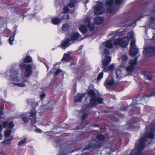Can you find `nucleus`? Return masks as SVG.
Wrapping results in <instances>:
<instances>
[{"label":"nucleus","mask_w":155,"mask_h":155,"mask_svg":"<svg viewBox=\"0 0 155 155\" xmlns=\"http://www.w3.org/2000/svg\"><path fill=\"white\" fill-rule=\"evenodd\" d=\"M37 112L35 111L34 109H32L27 114V116H24L22 117V120L25 123H28L29 120V119L31 121L32 125L35 124L38 120L37 119V118L36 116Z\"/></svg>","instance_id":"obj_7"},{"label":"nucleus","mask_w":155,"mask_h":155,"mask_svg":"<svg viewBox=\"0 0 155 155\" xmlns=\"http://www.w3.org/2000/svg\"><path fill=\"white\" fill-rule=\"evenodd\" d=\"M116 31H114L110 33L109 35V36H110L112 35H114L116 34Z\"/></svg>","instance_id":"obj_39"},{"label":"nucleus","mask_w":155,"mask_h":155,"mask_svg":"<svg viewBox=\"0 0 155 155\" xmlns=\"http://www.w3.org/2000/svg\"><path fill=\"white\" fill-rule=\"evenodd\" d=\"M4 32H7L8 33V35L7 36V37L10 34L11 31L10 30L8 29H6L4 30Z\"/></svg>","instance_id":"obj_37"},{"label":"nucleus","mask_w":155,"mask_h":155,"mask_svg":"<svg viewBox=\"0 0 155 155\" xmlns=\"http://www.w3.org/2000/svg\"><path fill=\"white\" fill-rule=\"evenodd\" d=\"M65 17V15H63L61 17V18H60V19L61 20V21L64 19V18Z\"/></svg>","instance_id":"obj_45"},{"label":"nucleus","mask_w":155,"mask_h":155,"mask_svg":"<svg viewBox=\"0 0 155 155\" xmlns=\"http://www.w3.org/2000/svg\"><path fill=\"white\" fill-rule=\"evenodd\" d=\"M63 13L67 14L69 12V9L67 6L64 5L63 8Z\"/></svg>","instance_id":"obj_27"},{"label":"nucleus","mask_w":155,"mask_h":155,"mask_svg":"<svg viewBox=\"0 0 155 155\" xmlns=\"http://www.w3.org/2000/svg\"><path fill=\"white\" fill-rule=\"evenodd\" d=\"M130 21V20H129L127 21H125V22L126 23H127V22L128 21Z\"/></svg>","instance_id":"obj_49"},{"label":"nucleus","mask_w":155,"mask_h":155,"mask_svg":"<svg viewBox=\"0 0 155 155\" xmlns=\"http://www.w3.org/2000/svg\"><path fill=\"white\" fill-rule=\"evenodd\" d=\"M2 130V126L0 124V140L2 139V135L1 133V132Z\"/></svg>","instance_id":"obj_38"},{"label":"nucleus","mask_w":155,"mask_h":155,"mask_svg":"<svg viewBox=\"0 0 155 155\" xmlns=\"http://www.w3.org/2000/svg\"><path fill=\"white\" fill-rule=\"evenodd\" d=\"M13 121H11L9 122L7 121L3 122V126L5 127H6L9 129L6 130L5 132V139L3 142H1V143H4L5 144H9L10 141L13 139V137L11 135L12 130L10 129H12L14 126V125L13 123Z\"/></svg>","instance_id":"obj_5"},{"label":"nucleus","mask_w":155,"mask_h":155,"mask_svg":"<svg viewBox=\"0 0 155 155\" xmlns=\"http://www.w3.org/2000/svg\"><path fill=\"white\" fill-rule=\"evenodd\" d=\"M16 31V30H15L14 31L13 36L10 37L8 39V41L9 44L11 45H13V43L12 42L14 41V36H15V34Z\"/></svg>","instance_id":"obj_25"},{"label":"nucleus","mask_w":155,"mask_h":155,"mask_svg":"<svg viewBox=\"0 0 155 155\" xmlns=\"http://www.w3.org/2000/svg\"><path fill=\"white\" fill-rule=\"evenodd\" d=\"M116 74L117 77L118 79H120L124 77V76L120 69H117L116 70Z\"/></svg>","instance_id":"obj_21"},{"label":"nucleus","mask_w":155,"mask_h":155,"mask_svg":"<svg viewBox=\"0 0 155 155\" xmlns=\"http://www.w3.org/2000/svg\"><path fill=\"white\" fill-rule=\"evenodd\" d=\"M45 64V65L46 68H47V70L48 71V66L47 65V64H46V63H44Z\"/></svg>","instance_id":"obj_47"},{"label":"nucleus","mask_w":155,"mask_h":155,"mask_svg":"<svg viewBox=\"0 0 155 155\" xmlns=\"http://www.w3.org/2000/svg\"><path fill=\"white\" fill-rule=\"evenodd\" d=\"M97 139L96 143L94 144L93 145L90 144V145L87 147L86 148L84 149L83 150H89L91 148L95 147L96 146L100 145L102 146L103 145V143L105 139L104 136L101 134H98L97 136Z\"/></svg>","instance_id":"obj_10"},{"label":"nucleus","mask_w":155,"mask_h":155,"mask_svg":"<svg viewBox=\"0 0 155 155\" xmlns=\"http://www.w3.org/2000/svg\"><path fill=\"white\" fill-rule=\"evenodd\" d=\"M61 72V70L60 69H58L54 73V74L55 76L58 75L59 73Z\"/></svg>","instance_id":"obj_35"},{"label":"nucleus","mask_w":155,"mask_h":155,"mask_svg":"<svg viewBox=\"0 0 155 155\" xmlns=\"http://www.w3.org/2000/svg\"><path fill=\"white\" fill-rule=\"evenodd\" d=\"M70 28V25L67 23H64L62 26V30L64 31H66L69 30Z\"/></svg>","instance_id":"obj_24"},{"label":"nucleus","mask_w":155,"mask_h":155,"mask_svg":"<svg viewBox=\"0 0 155 155\" xmlns=\"http://www.w3.org/2000/svg\"><path fill=\"white\" fill-rule=\"evenodd\" d=\"M69 18H70V16H69V15H67V16H66V19L68 20Z\"/></svg>","instance_id":"obj_46"},{"label":"nucleus","mask_w":155,"mask_h":155,"mask_svg":"<svg viewBox=\"0 0 155 155\" xmlns=\"http://www.w3.org/2000/svg\"><path fill=\"white\" fill-rule=\"evenodd\" d=\"M89 0H84V4H86L89 2Z\"/></svg>","instance_id":"obj_44"},{"label":"nucleus","mask_w":155,"mask_h":155,"mask_svg":"<svg viewBox=\"0 0 155 155\" xmlns=\"http://www.w3.org/2000/svg\"><path fill=\"white\" fill-rule=\"evenodd\" d=\"M84 94H82L81 93L78 94L77 96H76L74 98V101L75 102H81L82 99L84 96Z\"/></svg>","instance_id":"obj_20"},{"label":"nucleus","mask_w":155,"mask_h":155,"mask_svg":"<svg viewBox=\"0 0 155 155\" xmlns=\"http://www.w3.org/2000/svg\"><path fill=\"white\" fill-rule=\"evenodd\" d=\"M32 61V58L31 57L29 56H27L23 60L24 63H30Z\"/></svg>","instance_id":"obj_26"},{"label":"nucleus","mask_w":155,"mask_h":155,"mask_svg":"<svg viewBox=\"0 0 155 155\" xmlns=\"http://www.w3.org/2000/svg\"><path fill=\"white\" fill-rule=\"evenodd\" d=\"M134 36L133 32H130L127 34V37H125L121 39H116L114 41V44L117 46L120 45L124 47H127L129 43L130 39H133Z\"/></svg>","instance_id":"obj_6"},{"label":"nucleus","mask_w":155,"mask_h":155,"mask_svg":"<svg viewBox=\"0 0 155 155\" xmlns=\"http://www.w3.org/2000/svg\"><path fill=\"white\" fill-rule=\"evenodd\" d=\"M19 67L21 71V77L20 73L18 72V70L14 68L7 71L5 75L8 79L13 82L14 86L24 87L29 83L25 78L30 76L32 73V66L30 64H26L22 63L20 64Z\"/></svg>","instance_id":"obj_1"},{"label":"nucleus","mask_w":155,"mask_h":155,"mask_svg":"<svg viewBox=\"0 0 155 155\" xmlns=\"http://www.w3.org/2000/svg\"><path fill=\"white\" fill-rule=\"evenodd\" d=\"M62 1H63V0H55V5L57 7V6L60 5ZM77 1V0H69L70 2L68 4V6L70 8L74 7Z\"/></svg>","instance_id":"obj_16"},{"label":"nucleus","mask_w":155,"mask_h":155,"mask_svg":"<svg viewBox=\"0 0 155 155\" xmlns=\"http://www.w3.org/2000/svg\"><path fill=\"white\" fill-rule=\"evenodd\" d=\"M71 52L69 51L64 53L63 57L61 60L62 61H63L64 63L68 62L72 59V57L71 56Z\"/></svg>","instance_id":"obj_18"},{"label":"nucleus","mask_w":155,"mask_h":155,"mask_svg":"<svg viewBox=\"0 0 155 155\" xmlns=\"http://www.w3.org/2000/svg\"><path fill=\"white\" fill-rule=\"evenodd\" d=\"M147 132L145 135L138 140L136 142L135 148L132 151L130 155H140L144 149L146 144H150L149 141L154 136L155 132V121L146 128Z\"/></svg>","instance_id":"obj_2"},{"label":"nucleus","mask_w":155,"mask_h":155,"mask_svg":"<svg viewBox=\"0 0 155 155\" xmlns=\"http://www.w3.org/2000/svg\"><path fill=\"white\" fill-rule=\"evenodd\" d=\"M103 21V18L101 17H97L94 18V22L96 24H100L102 23Z\"/></svg>","instance_id":"obj_22"},{"label":"nucleus","mask_w":155,"mask_h":155,"mask_svg":"<svg viewBox=\"0 0 155 155\" xmlns=\"http://www.w3.org/2000/svg\"><path fill=\"white\" fill-rule=\"evenodd\" d=\"M3 114V109L0 107V116L2 115Z\"/></svg>","instance_id":"obj_41"},{"label":"nucleus","mask_w":155,"mask_h":155,"mask_svg":"<svg viewBox=\"0 0 155 155\" xmlns=\"http://www.w3.org/2000/svg\"><path fill=\"white\" fill-rule=\"evenodd\" d=\"M45 95L44 94H42L40 95V97L43 98L45 97Z\"/></svg>","instance_id":"obj_42"},{"label":"nucleus","mask_w":155,"mask_h":155,"mask_svg":"<svg viewBox=\"0 0 155 155\" xmlns=\"http://www.w3.org/2000/svg\"><path fill=\"white\" fill-rule=\"evenodd\" d=\"M137 58L132 60L130 62V65L126 68V70L129 73H131L134 70L137 64Z\"/></svg>","instance_id":"obj_13"},{"label":"nucleus","mask_w":155,"mask_h":155,"mask_svg":"<svg viewBox=\"0 0 155 155\" xmlns=\"http://www.w3.org/2000/svg\"><path fill=\"white\" fill-rule=\"evenodd\" d=\"M90 21V18H87L84 20V24L85 26L82 25L80 26L79 29L82 33H85L87 31V29L86 26L89 28L90 31H92L94 30V25L92 23H91Z\"/></svg>","instance_id":"obj_9"},{"label":"nucleus","mask_w":155,"mask_h":155,"mask_svg":"<svg viewBox=\"0 0 155 155\" xmlns=\"http://www.w3.org/2000/svg\"><path fill=\"white\" fill-rule=\"evenodd\" d=\"M111 61V57L110 56H106L105 58L102 60V63L104 71L107 72L108 71H113L115 69V65L113 64L109 66H107Z\"/></svg>","instance_id":"obj_8"},{"label":"nucleus","mask_w":155,"mask_h":155,"mask_svg":"<svg viewBox=\"0 0 155 155\" xmlns=\"http://www.w3.org/2000/svg\"><path fill=\"white\" fill-rule=\"evenodd\" d=\"M70 40L69 38H66L64 39L61 42V44L59 46L62 49H65L69 46L71 44Z\"/></svg>","instance_id":"obj_17"},{"label":"nucleus","mask_w":155,"mask_h":155,"mask_svg":"<svg viewBox=\"0 0 155 155\" xmlns=\"http://www.w3.org/2000/svg\"><path fill=\"white\" fill-rule=\"evenodd\" d=\"M121 59L123 63H124L127 61L128 57L127 55H123L121 56Z\"/></svg>","instance_id":"obj_29"},{"label":"nucleus","mask_w":155,"mask_h":155,"mask_svg":"<svg viewBox=\"0 0 155 155\" xmlns=\"http://www.w3.org/2000/svg\"><path fill=\"white\" fill-rule=\"evenodd\" d=\"M153 96H155V93H153L151 94L150 95H144L143 98H145L147 97H152Z\"/></svg>","instance_id":"obj_34"},{"label":"nucleus","mask_w":155,"mask_h":155,"mask_svg":"<svg viewBox=\"0 0 155 155\" xmlns=\"http://www.w3.org/2000/svg\"><path fill=\"white\" fill-rule=\"evenodd\" d=\"M135 40H132L130 42V49L129 53L131 56H134L136 55L138 53V49L136 48L135 45Z\"/></svg>","instance_id":"obj_12"},{"label":"nucleus","mask_w":155,"mask_h":155,"mask_svg":"<svg viewBox=\"0 0 155 155\" xmlns=\"http://www.w3.org/2000/svg\"><path fill=\"white\" fill-rule=\"evenodd\" d=\"M59 155H62L61 154H59Z\"/></svg>","instance_id":"obj_51"},{"label":"nucleus","mask_w":155,"mask_h":155,"mask_svg":"<svg viewBox=\"0 0 155 155\" xmlns=\"http://www.w3.org/2000/svg\"><path fill=\"white\" fill-rule=\"evenodd\" d=\"M148 125V124L147 123L146 124V127H147V125Z\"/></svg>","instance_id":"obj_50"},{"label":"nucleus","mask_w":155,"mask_h":155,"mask_svg":"<svg viewBox=\"0 0 155 155\" xmlns=\"http://www.w3.org/2000/svg\"><path fill=\"white\" fill-rule=\"evenodd\" d=\"M144 77L145 78L149 80L152 79V76L151 75H145Z\"/></svg>","instance_id":"obj_33"},{"label":"nucleus","mask_w":155,"mask_h":155,"mask_svg":"<svg viewBox=\"0 0 155 155\" xmlns=\"http://www.w3.org/2000/svg\"><path fill=\"white\" fill-rule=\"evenodd\" d=\"M19 12H20L21 13L22 15L26 13V11L25 10V9L24 8H23L21 9Z\"/></svg>","instance_id":"obj_36"},{"label":"nucleus","mask_w":155,"mask_h":155,"mask_svg":"<svg viewBox=\"0 0 155 155\" xmlns=\"http://www.w3.org/2000/svg\"><path fill=\"white\" fill-rule=\"evenodd\" d=\"M61 21V20L58 18H54L51 19V23L54 25H58Z\"/></svg>","instance_id":"obj_23"},{"label":"nucleus","mask_w":155,"mask_h":155,"mask_svg":"<svg viewBox=\"0 0 155 155\" xmlns=\"http://www.w3.org/2000/svg\"><path fill=\"white\" fill-rule=\"evenodd\" d=\"M103 72H101L98 75L97 77V80L98 81L101 79L103 77Z\"/></svg>","instance_id":"obj_30"},{"label":"nucleus","mask_w":155,"mask_h":155,"mask_svg":"<svg viewBox=\"0 0 155 155\" xmlns=\"http://www.w3.org/2000/svg\"><path fill=\"white\" fill-rule=\"evenodd\" d=\"M26 138H25L23 140L19 141L18 145V146H21L22 145L25 144L26 141Z\"/></svg>","instance_id":"obj_28"},{"label":"nucleus","mask_w":155,"mask_h":155,"mask_svg":"<svg viewBox=\"0 0 155 155\" xmlns=\"http://www.w3.org/2000/svg\"><path fill=\"white\" fill-rule=\"evenodd\" d=\"M117 35H114V36L112 37L111 38L108 40L103 43L101 45V49H103L105 47L109 48H112L113 47V44L112 43L114 39Z\"/></svg>","instance_id":"obj_11"},{"label":"nucleus","mask_w":155,"mask_h":155,"mask_svg":"<svg viewBox=\"0 0 155 155\" xmlns=\"http://www.w3.org/2000/svg\"><path fill=\"white\" fill-rule=\"evenodd\" d=\"M155 53V47H150L145 48L143 52V55L148 56H151Z\"/></svg>","instance_id":"obj_14"},{"label":"nucleus","mask_w":155,"mask_h":155,"mask_svg":"<svg viewBox=\"0 0 155 155\" xmlns=\"http://www.w3.org/2000/svg\"><path fill=\"white\" fill-rule=\"evenodd\" d=\"M138 19H136L135 18H134V19H133L132 21H131V23H130L129 26H130L132 25L133 24H135L136 23V22L138 21Z\"/></svg>","instance_id":"obj_31"},{"label":"nucleus","mask_w":155,"mask_h":155,"mask_svg":"<svg viewBox=\"0 0 155 155\" xmlns=\"http://www.w3.org/2000/svg\"><path fill=\"white\" fill-rule=\"evenodd\" d=\"M65 154V153H64V155Z\"/></svg>","instance_id":"obj_52"},{"label":"nucleus","mask_w":155,"mask_h":155,"mask_svg":"<svg viewBox=\"0 0 155 155\" xmlns=\"http://www.w3.org/2000/svg\"><path fill=\"white\" fill-rule=\"evenodd\" d=\"M104 53H103V55H105L106 56L108 55L109 54V50L106 48H104Z\"/></svg>","instance_id":"obj_32"},{"label":"nucleus","mask_w":155,"mask_h":155,"mask_svg":"<svg viewBox=\"0 0 155 155\" xmlns=\"http://www.w3.org/2000/svg\"><path fill=\"white\" fill-rule=\"evenodd\" d=\"M88 95L90 97V100L89 103L86 105L82 107L80 113L81 114V119L82 122H84V119L87 116V111L90 108L95 106L96 104L103 103V99L99 96H95V93L92 90H90L88 92Z\"/></svg>","instance_id":"obj_3"},{"label":"nucleus","mask_w":155,"mask_h":155,"mask_svg":"<svg viewBox=\"0 0 155 155\" xmlns=\"http://www.w3.org/2000/svg\"><path fill=\"white\" fill-rule=\"evenodd\" d=\"M0 100H1V102L2 103H6V101L5 100H4L2 99H0Z\"/></svg>","instance_id":"obj_43"},{"label":"nucleus","mask_w":155,"mask_h":155,"mask_svg":"<svg viewBox=\"0 0 155 155\" xmlns=\"http://www.w3.org/2000/svg\"><path fill=\"white\" fill-rule=\"evenodd\" d=\"M114 84V81L113 77L109 75L108 78L105 80L104 83V86L107 89H110V87Z\"/></svg>","instance_id":"obj_15"},{"label":"nucleus","mask_w":155,"mask_h":155,"mask_svg":"<svg viewBox=\"0 0 155 155\" xmlns=\"http://www.w3.org/2000/svg\"><path fill=\"white\" fill-rule=\"evenodd\" d=\"M82 39L81 36L78 33H74L71 34L70 40L71 41H81Z\"/></svg>","instance_id":"obj_19"},{"label":"nucleus","mask_w":155,"mask_h":155,"mask_svg":"<svg viewBox=\"0 0 155 155\" xmlns=\"http://www.w3.org/2000/svg\"><path fill=\"white\" fill-rule=\"evenodd\" d=\"M57 64H55L54 65V67H53V70H54L55 69H56V68H55V66H56Z\"/></svg>","instance_id":"obj_48"},{"label":"nucleus","mask_w":155,"mask_h":155,"mask_svg":"<svg viewBox=\"0 0 155 155\" xmlns=\"http://www.w3.org/2000/svg\"><path fill=\"white\" fill-rule=\"evenodd\" d=\"M124 2V0H116V4L117 5H120ZM99 4L97 5L94 9V12L95 14L97 15L102 14L105 12L104 8L103 7L105 4L106 5V8L107 12H109L111 14L114 13L113 11V5L114 3V0H101L99 2Z\"/></svg>","instance_id":"obj_4"},{"label":"nucleus","mask_w":155,"mask_h":155,"mask_svg":"<svg viewBox=\"0 0 155 155\" xmlns=\"http://www.w3.org/2000/svg\"><path fill=\"white\" fill-rule=\"evenodd\" d=\"M35 130L38 133H40L42 132L41 130L39 129H35Z\"/></svg>","instance_id":"obj_40"}]
</instances>
